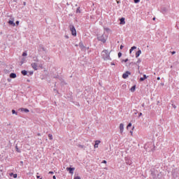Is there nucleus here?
Wrapping results in <instances>:
<instances>
[{
	"label": "nucleus",
	"mask_w": 179,
	"mask_h": 179,
	"mask_svg": "<svg viewBox=\"0 0 179 179\" xmlns=\"http://www.w3.org/2000/svg\"><path fill=\"white\" fill-rule=\"evenodd\" d=\"M103 59H108L110 58V52L108 50H104L101 52Z\"/></svg>",
	"instance_id": "1"
},
{
	"label": "nucleus",
	"mask_w": 179,
	"mask_h": 179,
	"mask_svg": "<svg viewBox=\"0 0 179 179\" xmlns=\"http://www.w3.org/2000/svg\"><path fill=\"white\" fill-rule=\"evenodd\" d=\"M69 28H70V30L72 33V35L74 36H76L77 33H76V29H75L74 26L70 25Z\"/></svg>",
	"instance_id": "2"
},
{
	"label": "nucleus",
	"mask_w": 179,
	"mask_h": 179,
	"mask_svg": "<svg viewBox=\"0 0 179 179\" xmlns=\"http://www.w3.org/2000/svg\"><path fill=\"white\" fill-rule=\"evenodd\" d=\"M129 75H131L130 71H126L124 73L122 74L123 79H127L129 78Z\"/></svg>",
	"instance_id": "3"
},
{
	"label": "nucleus",
	"mask_w": 179,
	"mask_h": 179,
	"mask_svg": "<svg viewBox=\"0 0 179 179\" xmlns=\"http://www.w3.org/2000/svg\"><path fill=\"white\" fill-rule=\"evenodd\" d=\"M97 39L102 42L103 43H105L106 42V39L105 38V37L103 36H97Z\"/></svg>",
	"instance_id": "4"
},
{
	"label": "nucleus",
	"mask_w": 179,
	"mask_h": 179,
	"mask_svg": "<svg viewBox=\"0 0 179 179\" xmlns=\"http://www.w3.org/2000/svg\"><path fill=\"white\" fill-rule=\"evenodd\" d=\"M119 128H120V134H123V132H124V124H123V123H120Z\"/></svg>",
	"instance_id": "5"
},
{
	"label": "nucleus",
	"mask_w": 179,
	"mask_h": 179,
	"mask_svg": "<svg viewBox=\"0 0 179 179\" xmlns=\"http://www.w3.org/2000/svg\"><path fill=\"white\" fill-rule=\"evenodd\" d=\"M101 143V141L99 140H96L95 141L94 145V148H99V145Z\"/></svg>",
	"instance_id": "6"
},
{
	"label": "nucleus",
	"mask_w": 179,
	"mask_h": 179,
	"mask_svg": "<svg viewBox=\"0 0 179 179\" xmlns=\"http://www.w3.org/2000/svg\"><path fill=\"white\" fill-rule=\"evenodd\" d=\"M31 66L34 71H37L38 69V65L36 63H32Z\"/></svg>",
	"instance_id": "7"
},
{
	"label": "nucleus",
	"mask_w": 179,
	"mask_h": 179,
	"mask_svg": "<svg viewBox=\"0 0 179 179\" xmlns=\"http://www.w3.org/2000/svg\"><path fill=\"white\" fill-rule=\"evenodd\" d=\"M66 170L69 171L70 173L73 174V171H75V168H66Z\"/></svg>",
	"instance_id": "8"
},
{
	"label": "nucleus",
	"mask_w": 179,
	"mask_h": 179,
	"mask_svg": "<svg viewBox=\"0 0 179 179\" xmlns=\"http://www.w3.org/2000/svg\"><path fill=\"white\" fill-rule=\"evenodd\" d=\"M145 79H148V76L145 74L143 75V77L140 78V81L143 82L144 80H145Z\"/></svg>",
	"instance_id": "9"
},
{
	"label": "nucleus",
	"mask_w": 179,
	"mask_h": 179,
	"mask_svg": "<svg viewBox=\"0 0 179 179\" xmlns=\"http://www.w3.org/2000/svg\"><path fill=\"white\" fill-rule=\"evenodd\" d=\"M141 53H142V51L141 50H138L136 52V57L138 58L141 55Z\"/></svg>",
	"instance_id": "10"
},
{
	"label": "nucleus",
	"mask_w": 179,
	"mask_h": 179,
	"mask_svg": "<svg viewBox=\"0 0 179 179\" xmlns=\"http://www.w3.org/2000/svg\"><path fill=\"white\" fill-rule=\"evenodd\" d=\"M10 78H11L12 79H15V78H16V74L14 73H11L10 74Z\"/></svg>",
	"instance_id": "11"
},
{
	"label": "nucleus",
	"mask_w": 179,
	"mask_h": 179,
	"mask_svg": "<svg viewBox=\"0 0 179 179\" xmlns=\"http://www.w3.org/2000/svg\"><path fill=\"white\" fill-rule=\"evenodd\" d=\"M131 92L134 93L136 91V85H134L130 89Z\"/></svg>",
	"instance_id": "12"
},
{
	"label": "nucleus",
	"mask_w": 179,
	"mask_h": 179,
	"mask_svg": "<svg viewBox=\"0 0 179 179\" xmlns=\"http://www.w3.org/2000/svg\"><path fill=\"white\" fill-rule=\"evenodd\" d=\"M20 110L22 112H24V113H29V110L27 108H20Z\"/></svg>",
	"instance_id": "13"
},
{
	"label": "nucleus",
	"mask_w": 179,
	"mask_h": 179,
	"mask_svg": "<svg viewBox=\"0 0 179 179\" xmlns=\"http://www.w3.org/2000/svg\"><path fill=\"white\" fill-rule=\"evenodd\" d=\"M137 48L136 46H133L129 50V53L131 54V52L134 51V50L136 49Z\"/></svg>",
	"instance_id": "14"
},
{
	"label": "nucleus",
	"mask_w": 179,
	"mask_h": 179,
	"mask_svg": "<svg viewBox=\"0 0 179 179\" xmlns=\"http://www.w3.org/2000/svg\"><path fill=\"white\" fill-rule=\"evenodd\" d=\"M13 22H14L13 20H10L8 21V24L15 27V24Z\"/></svg>",
	"instance_id": "15"
},
{
	"label": "nucleus",
	"mask_w": 179,
	"mask_h": 179,
	"mask_svg": "<svg viewBox=\"0 0 179 179\" xmlns=\"http://www.w3.org/2000/svg\"><path fill=\"white\" fill-rule=\"evenodd\" d=\"M120 23L121 24H125V19L124 18H121L120 19Z\"/></svg>",
	"instance_id": "16"
},
{
	"label": "nucleus",
	"mask_w": 179,
	"mask_h": 179,
	"mask_svg": "<svg viewBox=\"0 0 179 179\" xmlns=\"http://www.w3.org/2000/svg\"><path fill=\"white\" fill-rule=\"evenodd\" d=\"M22 73L24 76H25V75H27V72L25 70H24V71H22Z\"/></svg>",
	"instance_id": "17"
},
{
	"label": "nucleus",
	"mask_w": 179,
	"mask_h": 179,
	"mask_svg": "<svg viewBox=\"0 0 179 179\" xmlns=\"http://www.w3.org/2000/svg\"><path fill=\"white\" fill-rule=\"evenodd\" d=\"M48 137H49L50 140H52V138H53L52 135L51 134H49Z\"/></svg>",
	"instance_id": "18"
},
{
	"label": "nucleus",
	"mask_w": 179,
	"mask_h": 179,
	"mask_svg": "<svg viewBox=\"0 0 179 179\" xmlns=\"http://www.w3.org/2000/svg\"><path fill=\"white\" fill-rule=\"evenodd\" d=\"M132 126L131 123H129L127 128L129 129V127H131Z\"/></svg>",
	"instance_id": "19"
},
{
	"label": "nucleus",
	"mask_w": 179,
	"mask_h": 179,
	"mask_svg": "<svg viewBox=\"0 0 179 179\" xmlns=\"http://www.w3.org/2000/svg\"><path fill=\"white\" fill-rule=\"evenodd\" d=\"M12 113H13V115L15 114L17 115V113L15 112V110H12Z\"/></svg>",
	"instance_id": "20"
},
{
	"label": "nucleus",
	"mask_w": 179,
	"mask_h": 179,
	"mask_svg": "<svg viewBox=\"0 0 179 179\" xmlns=\"http://www.w3.org/2000/svg\"><path fill=\"white\" fill-rule=\"evenodd\" d=\"M13 178H17V173H13Z\"/></svg>",
	"instance_id": "21"
},
{
	"label": "nucleus",
	"mask_w": 179,
	"mask_h": 179,
	"mask_svg": "<svg viewBox=\"0 0 179 179\" xmlns=\"http://www.w3.org/2000/svg\"><path fill=\"white\" fill-rule=\"evenodd\" d=\"M140 1H141V0H134V3H138L140 2Z\"/></svg>",
	"instance_id": "22"
},
{
	"label": "nucleus",
	"mask_w": 179,
	"mask_h": 179,
	"mask_svg": "<svg viewBox=\"0 0 179 179\" xmlns=\"http://www.w3.org/2000/svg\"><path fill=\"white\" fill-rule=\"evenodd\" d=\"M27 55V54L26 52H24L22 53V56L26 57Z\"/></svg>",
	"instance_id": "23"
},
{
	"label": "nucleus",
	"mask_w": 179,
	"mask_h": 179,
	"mask_svg": "<svg viewBox=\"0 0 179 179\" xmlns=\"http://www.w3.org/2000/svg\"><path fill=\"white\" fill-rule=\"evenodd\" d=\"M129 61V59H126L124 60H122V62H127Z\"/></svg>",
	"instance_id": "24"
},
{
	"label": "nucleus",
	"mask_w": 179,
	"mask_h": 179,
	"mask_svg": "<svg viewBox=\"0 0 179 179\" xmlns=\"http://www.w3.org/2000/svg\"><path fill=\"white\" fill-rule=\"evenodd\" d=\"M122 57V53L121 52H119L118 53V57Z\"/></svg>",
	"instance_id": "25"
},
{
	"label": "nucleus",
	"mask_w": 179,
	"mask_h": 179,
	"mask_svg": "<svg viewBox=\"0 0 179 179\" xmlns=\"http://www.w3.org/2000/svg\"><path fill=\"white\" fill-rule=\"evenodd\" d=\"M120 48V50H122L124 48V45H121Z\"/></svg>",
	"instance_id": "26"
},
{
	"label": "nucleus",
	"mask_w": 179,
	"mask_h": 179,
	"mask_svg": "<svg viewBox=\"0 0 179 179\" xmlns=\"http://www.w3.org/2000/svg\"><path fill=\"white\" fill-rule=\"evenodd\" d=\"M74 179H80V176H76Z\"/></svg>",
	"instance_id": "27"
},
{
	"label": "nucleus",
	"mask_w": 179,
	"mask_h": 179,
	"mask_svg": "<svg viewBox=\"0 0 179 179\" xmlns=\"http://www.w3.org/2000/svg\"><path fill=\"white\" fill-rule=\"evenodd\" d=\"M102 163L106 164H107V161H102Z\"/></svg>",
	"instance_id": "28"
},
{
	"label": "nucleus",
	"mask_w": 179,
	"mask_h": 179,
	"mask_svg": "<svg viewBox=\"0 0 179 179\" xmlns=\"http://www.w3.org/2000/svg\"><path fill=\"white\" fill-rule=\"evenodd\" d=\"M49 174H54V172H52V171H50L49 172Z\"/></svg>",
	"instance_id": "29"
},
{
	"label": "nucleus",
	"mask_w": 179,
	"mask_h": 179,
	"mask_svg": "<svg viewBox=\"0 0 179 179\" xmlns=\"http://www.w3.org/2000/svg\"><path fill=\"white\" fill-rule=\"evenodd\" d=\"M19 23H20V22H19V21H17V22H15V24H16L17 25H18V24H19Z\"/></svg>",
	"instance_id": "30"
},
{
	"label": "nucleus",
	"mask_w": 179,
	"mask_h": 179,
	"mask_svg": "<svg viewBox=\"0 0 179 179\" xmlns=\"http://www.w3.org/2000/svg\"><path fill=\"white\" fill-rule=\"evenodd\" d=\"M13 175H14V173H9V176H13Z\"/></svg>",
	"instance_id": "31"
},
{
	"label": "nucleus",
	"mask_w": 179,
	"mask_h": 179,
	"mask_svg": "<svg viewBox=\"0 0 179 179\" xmlns=\"http://www.w3.org/2000/svg\"><path fill=\"white\" fill-rule=\"evenodd\" d=\"M157 80H160L161 78L160 77H157Z\"/></svg>",
	"instance_id": "32"
},
{
	"label": "nucleus",
	"mask_w": 179,
	"mask_h": 179,
	"mask_svg": "<svg viewBox=\"0 0 179 179\" xmlns=\"http://www.w3.org/2000/svg\"><path fill=\"white\" fill-rule=\"evenodd\" d=\"M143 115V113H139V116L141 117V116H142Z\"/></svg>",
	"instance_id": "33"
},
{
	"label": "nucleus",
	"mask_w": 179,
	"mask_h": 179,
	"mask_svg": "<svg viewBox=\"0 0 179 179\" xmlns=\"http://www.w3.org/2000/svg\"><path fill=\"white\" fill-rule=\"evenodd\" d=\"M39 68H43V65L42 64L39 65Z\"/></svg>",
	"instance_id": "34"
},
{
	"label": "nucleus",
	"mask_w": 179,
	"mask_h": 179,
	"mask_svg": "<svg viewBox=\"0 0 179 179\" xmlns=\"http://www.w3.org/2000/svg\"><path fill=\"white\" fill-rule=\"evenodd\" d=\"M174 54H176V52H174V51L172 52V55H174Z\"/></svg>",
	"instance_id": "35"
},
{
	"label": "nucleus",
	"mask_w": 179,
	"mask_h": 179,
	"mask_svg": "<svg viewBox=\"0 0 179 179\" xmlns=\"http://www.w3.org/2000/svg\"><path fill=\"white\" fill-rule=\"evenodd\" d=\"M53 179H56V176H53Z\"/></svg>",
	"instance_id": "36"
},
{
	"label": "nucleus",
	"mask_w": 179,
	"mask_h": 179,
	"mask_svg": "<svg viewBox=\"0 0 179 179\" xmlns=\"http://www.w3.org/2000/svg\"><path fill=\"white\" fill-rule=\"evenodd\" d=\"M152 20H156V17H154Z\"/></svg>",
	"instance_id": "37"
},
{
	"label": "nucleus",
	"mask_w": 179,
	"mask_h": 179,
	"mask_svg": "<svg viewBox=\"0 0 179 179\" xmlns=\"http://www.w3.org/2000/svg\"><path fill=\"white\" fill-rule=\"evenodd\" d=\"M137 62H138V63H140V62H141V60H138Z\"/></svg>",
	"instance_id": "38"
},
{
	"label": "nucleus",
	"mask_w": 179,
	"mask_h": 179,
	"mask_svg": "<svg viewBox=\"0 0 179 179\" xmlns=\"http://www.w3.org/2000/svg\"><path fill=\"white\" fill-rule=\"evenodd\" d=\"M24 5L26 6V3L25 2H24Z\"/></svg>",
	"instance_id": "39"
},
{
	"label": "nucleus",
	"mask_w": 179,
	"mask_h": 179,
	"mask_svg": "<svg viewBox=\"0 0 179 179\" xmlns=\"http://www.w3.org/2000/svg\"><path fill=\"white\" fill-rule=\"evenodd\" d=\"M40 178V176H37V178Z\"/></svg>",
	"instance_id": "40"
},
{
	"label": "nucleus",
	"mask_w": 179,
	"mask_h": 179,
	"mask_svg": "<svg viewBox=\"0 0 179 179\" xmlns=\"http://www.w3.org/2000/svg\"><path fill=\"white\" fill-rule=\"evenodd\" d=\"M131 134H133V132H132V131H131Z\"/></svg>",
	"instance_id": "41"
},
{
	"label": "nucleus",
	"mask_w": 179,
	"mask_h": 179,
	"mask_svg": "<svg viewBox=\"0 0 179 179\" xmlns=\"http://www.w3.org/2000/svg\"><path fill=\"white\" fill-rule=\"evenodd\" d=\"M23 162H22V161H21V164H22Z\"/></svg>",
	"instance_id": "42"
},
{
	"label": "nucleus",
	"mask_w": 179,
	"mask_h": 179,
	"mask_svg": "<svg viewBox=\"0 0 179 179\" xmlns=\"http://www.w3.org/2000/svg\"><path fill=\"white\" fill-rule=\"evenodd\" d=\"M117 3H119V1H117Z\"/></svg>",
	"instance_id": "43"
},
{
	"label": "nucleus",
	"mask_w": 179,
	"mask_h": 179,
	"mask_svg": "<svg viewBox=\"0 0 179 179\" xmlns=\"http://www.w3.org/2000/svg\"><path fill=\"white\" fill-rule=\"evenodd\" d=\"M174 108H176V106H173Z\"/></svg>",
	"instance_id": "44"
},
{
	"label": "nucleus",
	"mask_w": 179,
	"mask_h": 179,
	"mask_svg": "<svg viewBox=\"0 0 179 179\" xmlns=\"http://www.w3.org/2000/svg\"><path fill=\"white\" fill-rule=\"evenodd\" d=\"M41 179H42V178H41Z\"/></svg>",
	"instance_id": "45"
}]
</instances>
